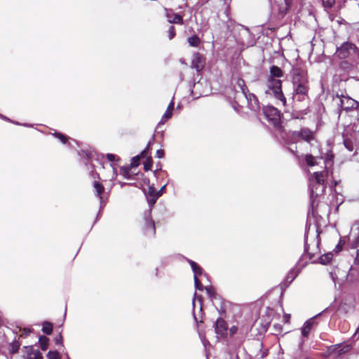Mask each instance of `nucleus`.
<instances>
[{
  "label": "nucleus",
  "mask_w": 359,
  "mask_h": 359,
  "mask_svg": "<svg viewBox=\"0 0 359 359\" xmlns=\"http://www.w3.org/2000/svg\"><path fill=\"white\" fill-rule=\"evenodd\" d=\"M283 76L282 69L273 65L270 68V75L266 81V89L265 93L270 96H273L277 100L281 102L283 106L286 105V98L282 91V81L278 79Z\"/></svg>",
  "instance_id": "obj_1"
},
{
  "label": "nucleus",
  "mask_w": 359,
  "mask_h": 359,
  "mask_svg": "<svg viewBox=\"0 0 359 359\" xmlns=\"http://www.w3.org/2000/svg\"><path fill=\"white\" fill-rule=\"evenodd\" d=\"M292 83L294 86L292 93V102H302L306 100L309 96V81L306 73L301 69L293 70Z\"/></svg>",
  "instance_id": "obj_2"
},
{
  "label": "nucleus",
  "mask_w": 359,
  "mask_h": 359,
  "mask_svg": "<svg viewBox=\"0 0 359 359\" xmlns=\"http://www.w3.org/2000/svg\"><path fill=\"white\" fill-rule=\"evenodd\" d=\"M328 170H323L320 172H313L310 178V197L311 205L313 207L314 198L323 194L325 186V179L327 177Z\"/></svg>",
  "instance_id": "obj_3"
},
{
  "label": "nucleus",
  "mask_w": 359,
  "mask_h": 359,
  "mask_svg": "<svg viewBox=\"0 0 359 359\" xmlns=\"http://www.w3.org/2000/svg\"><path fill=\"white\" fill-rule=\"evenodd\" d=\"M336 54L340 59L350 58L353 60L359 57V49L354 43L346 41L337 48Z\"/></svg>",
  "instance_id": "obj_4"
},
{
  "label": "nucleus",
  "mask_w": 359,
  "mask_h": 359,
  "mask_svg": "<svg viewBox=\"0 0 359 359\" xmlns=\"http://www.w3.org/2000/svg\"><path fill=\"white\" fill-rule=\"evenodd\" d=\"M311 229L313 231H315L316 233L313 242L315 243V245L317 249L318 248L320 242V231L318 225L316 224L312 225L311 223L307 222L306 225V232L304 235V252L308 253L310 258H312L314 256V252H309L310 244L308 243L309 234Z\"/></svg>",
  "instance_id": "obj_5"
},
{
  "label": "nucleus",
  "mask_w": 359,
  "mask_h": 359,
  "mask_svg": "<svg viewBox=\"0 0 359 359\" xmlns=\"http://www.w3.org/2000/svg\"><path fill=\"white\" fill-rule=\"evenodd\" d=\"M263 112L266 119L271 122L274 127L278 128L280 126V113L273 106H266L263 108Z\"/></svg>",
  "instance_id": "obj_6"
},
{
  "label": "nucleus",
  "mask_w": 359,
  "mask_h": 359,
  "mask_svg": "<svg viewBox=\"0 0 359 359\" xmlns=\"http://www.w3.org/2000/svg\"><path fill=\"white\" fill-rule=\"evenodd\" d=\"M337 98L339 100V103L337 104L338 106L340 107L342 110L346 111H349L356 109L359 104L358 102L348 95H337Z\"/></svg>",
  "instance_id": "obj_7"
},
{
  "label": "nucleus",
  "mask_w": 359,
  "mask_h": 359,
  "mask_svg": "<svg viewBox=\"0 0 359 359\" xmlns=\"http://www.w3.org/2000/svg\"><path fill=\"white\" fill-rule=\"evenodd\" d=\"M144 232L147 236H154L156 233L155 223L151 218V210L149 209L144 214Z\"/></svg>",
  "instance_id": "obj_8"
},
{
  "label": "nucleus",
  "mask_w": 359,
  "mask_h": 359,
  "mask_svg": "<svg viewBox=\"0 0 359 359\" xmlns=\"http://www.w3.org/2000/svg\"><path fill=\"white\" fill-rule=\"evenodd\" d=\"M217 337L225 339L228 336V324L226 320L222 318H218L213 324Z\"/></svg>",
  "instance_id": "obj_9"
},
{
  "label": "nucleus",
  "mask_w": 359,
  "mask_h": 359,
  "mask_svg": "<svg viewBox=\"0 0 359 359\" xmlns=\"http://www.w3.org/2000/svg\"><path fill=\"white\" fill-rule=\"evenodd\" d=\"M93 188L95 189V196L100 198V210L96 217V220H95V222H96L99 219V217L101 215V211H102V208L105 206L106 203L104 202L102 196H101V194L104 191V186L102 184H100L99 182L94 181L93 182Z\"/></svg>",
  "instance_id": "obj_10"
},
{
  "label": "nucleus",
  "mask_w": 359,
  "mask_h": 359,
  "mask_svg": "<svg viewBox=\"0 0 359 359\" xmlns=\"http://www.w3.org/2000/svg\"><path fill=\"white\" fill-rule=\"evenodd\" d=\"M355 309V301L352 297L344 299L339 304L338 311L340 313L348 314L352 313Z\"/></svg>",
  "instance_id": "obj_11"
},
{
  "label": "nucleus",
  "mask_w": 359,
  "mask_h": 359,
  "mask_svg": "<svg viewBox=\"0 0 359 359\" xmlns=\"http://www.w3.org/2000/svg\"><path fill=\"white\" fill-rule=\"evenodd\" d=\"M292 138L294 140H303L310 142L313 138V135L309 129L302 128L298 131H293L292 133Z\"/></svg>",
  "instance_id": "obj_12"
},
{
  "label": "nucleus",
  "mask_w": 359,
  "mask_h": 359,
  "mask_svg": "<svg viewBox=\"0 0 359 359\" xmlns=\"http://www.w3.org/2000/svg\"><path fill=\"white\" fill-rule=\"evenodd\" d=\"M327 309H325L323 312L318 313L315 316L311 318L310 319L307 320L303 327H302V336L303 338H306L313 326L316 325V319L320 316L323 312L326 311Z\"/></svg>",
  "instance_id": "obj_13"
},
{
  "label": "nucleus",
  "mask_w": 359,
  "mask_h": 359,
  "mask_svg": "<svg viewBox=\"0 0 359 359\" xmlns=\"http://www.w3.org/2000/svg\"><path fill=\"white\" fill-rule=\"evenodd\" d=\"M352 346L348 344H338L331 346L328 348L329 353H335L337 355L346 353L351 351Z\"/></svg>",
  "instance_id": "obj_14"
},
{
  "label": "nucleus",
  "mask_w": 359,
  "mask_h": 359,
  "mask_svg": "<svg viewBox=\"0 0 359 359\" xmlns=\"http://www.w3.org/2000/svg\"><path fill=\"white\" fill-rule=\"evenodd\" d=\"M145 196L149 205V209L151 210L157 199L161 196V194L157 193L155 187L152 185L149 187L148 192L145 193Z\"/></svg>",
  "instance_id": "obj_15"
},
{
  "label": "nucleus",
  "mask_w": 359,
  "mask_h": 359,
  "mask_svg": "<svg viewBox=\"0 0 359 359\" xmlns=\"http://www.w3.org/2000/svg\"><path fill=\"white\" fill-rule=\"evenodd\" d=\"M205 66V58L203 56L199 53H196L194 54L193 59L191 61V68L196 70V72H200Z\"/></svg>",
  "instance_id": "obj_16"
},
{
  "label": "nucleus",
  "mask_w": 359,
  "mask_h": 359,
  "mask_svg": "<svg viewBox=\"0 0 359 359\" xmlns=\"http://www.w3.org/2000/svg\"><path fill=\"white\" fill-rule=\"evenodd\" d=\"M247 101L248 107L254 111H257L259 109V102L257 97L250 92H248L244 95Z\"/></svg>",
  "instance_id": "obj_17"
},
{
  "label": "nucleus",
  "mask_w": 359,
  "mask_h": 359,
  "mask_svg": "<svg viewBox=\"0 0 359 359\" xmlns=\"http://www.w3.org/2000/svg\"><path fill=\"white\" fill-rule=\"evenodd\" d=\"M166 17L168 18V21L170 23L179 24V25L183 24L182 17L177 13H175L172 11L169 12L167 11Z\"/></svg>",
  "instance_id": "obj_18"
},
{
  "label": "nucleus",
  "mask_w": 359,
  "mask_h": 359,
  "mask_svg": "<svg viewBox=\"0 0 359 359\" xmlns=\"http://www.w3.org/2000/svg\"><path fill=\"white\" fill-rule=\"evenodd\" d=\"M188 263L190 264L191 269L194 273V277H198V276L203 275V269L195 262L189 259H187Z\"/></svg>",
  "instance_id": "obj_19"
},
{
  "label": "nucleus",
  "mask_w": 359,
  "mask_h": 359,
  "mask_svg": "<svg viewBox=\"0 0 359 359\" xmlns=\"http://www.w3.org/2000/svg\"><path fill=\"white\" fill-rule=\"evenodd\" d=\"M43 356L41 353L37 350L34 349L32 347H29L27 352V359H42Z\"/></svg>",
  "instance_id": "obj_20"
},
{
  "label": "nucleus",
  "mask_w": 359,
  "mask_h": 359,
  "mask_svg": "<svg viewBox=\"0 0 359 359\" xmlns=\"http://www.w3.org/2000/svg\"><path fill=\"white\" fill-rule=\"evenodd\" d=\"M333 258V253L332 252L325 253L319 257V262L322 264H329Z\"/></svg>",
  "instance_id": "obj_21"
},
{
  "label": "nucleus",
  "mask_w": 359,
  "mask_h": 359,
  "mask_svg": "<svg viewBox=\"0 0 359 359\" xmlns=\"http://www.w3.org/2000/svg\"><path fill=\"white\" fill-rule=\"evenodd\" d=\"M78 154L83 161H88L93 158L92 152L88 150H81L78 151Z\"/></svg>",
  "instance_id": "obj_22"
},
{
  "label": "nucleus",
  "mask_w": 359,
  "mask_h": 359,
  "mask_svg": "<svg viewBox=\"0 0 359 359\" xmlns=\"http://www.w3.org/2000/svg\"><path fill=\"white\" fill-rule=\"evenodd\" d=\"M42 332L46 334H50L53 331V325L50 322L45 321L42 324Z\"/></svg>",
  "instance_id": "obj_23"
},
{
  "label": "nucleus",
  "mask_w": 359,
  "mask_h": 359,
  "mask_svg": "<svg viewBox=\"0 0 359 359\" xmlns=\"http://www.w3.org/2000/svg\"><path fill=\"white\" fill-rule=\"evenodd\" d=\"M188 43L192 47H198L201 41L197 35H193L188 38Z\"/></svg>",
  "instance_id": "obj_24"
},
{
  "label": "nucleus",
  "mask_w": 359,
  "mask_h": 359,
  "mask_svg": "<svg viewBox=\"0 0 359 359\" xmlns=\"http://www.w3.org/2000/svg\"><path fill=\"white\" fill-rule=\"evenodd\" d=\"M145 152H146V149L142 151L140 155H137L132 158L131 162H130L131 168H137L139 165V164H140L139 161L140 159V156H143L144 154H145Z\"/></svg>",
  "instance_id": "obj_25"
},
{
  "label": "nucleus",
  "mask_w": 359,
  "mask_h": 359,
  "mask_svg": "<svg viewBox=\"0 0 359 359\" xmlns=\"http://www.w3.org/2000/svg\"><path fill=\"white\" fill-rule=\"evenodd\" d=\"M41 348L43 351H46L48 346L49 339L46 336H40L39 339Z\"/></svg>",
  "instance_id": "obj_26"
},
{
  "label": "nucleus",
  "mask_w": 359,
  "mask_h": 359,
  "mask_svg": "<svg viewBox=\"0 0 359 359\" xmlns=\"http://www.w3.org/2000/svg\"><path fill=\"white\" fill-rule=\"evenodd\" d=\"M297 276V273L296 271H294V269L290 270L288 272V273H287V276L285 278V281L288 283H292L295 279Z\"/></svg>",
  "instance_id": "obj_27"
},
{
  "label": "nucleus",
  "mask_w": 359,
  "mask_h": 359,
  "mask_svg": "<svg viewBox=\"0 0 359 359\" xmlns=\"http://www.w3.org/2000/svg\"><path fill=\"white\" fill-rule=\"evenodd\" d=\"M205 290L207 292V294L208 295L209 298L213 300L214 299H216L217 294L214 290V288L210 285V286H205Z\"/></svg>",
  "instance_id": "obj_28"
},
{
  "label": "nucleus",
  "mask_w": 359,
  "mask_h": 359,
  "mask_svg": "<svg viewBox=\"0 0 359 359\" xmlns=\"http://www.w3.org/2000/svg\"><path fill=\"white\" fill-rule=\"evenodd\" d=\"M130 167H121V174L124 177L125 179L131 180L132 177L130 175Z\"/></svg>",
  "instance_id": "obj_29"
},
{
  "label": "nucleus",
  "mask_w": 359,
  "mask_h": 359,
  "mask_svg": "<svg viewBox=\"0 0 359 359\" xmlns=\"http://www.w3.org/2000/svg\"><path fill=\"white\" fill-rule=\"evenodd\" d=\"M20 344L18 341H13L10 344V353L11 354L18 353L19 351V348H20Z\"/></svg>",
  "instance_id": "obj_30"
},
{
  "label": "nucleus",
  "mask_w": 359,
  "mask_h": 359,
  "mask_svg": "<svg viewBox=\"0 0 359 359\" xmlns=\"http://www.w3.org/2000/svg\"><path fill=\"white\" fill-rule=\"evenodd\" d=\"M305 161L309 166H313L317 164L315 158L311 154L305 156Z\"/></svg>",
  "instance_id": "obj_31"
},
{
  "label": "nucleus",
  "mask_w": 359,
  "mask_h": 359,
  "mask_svg": "<svg viewBox=\"0 0 359 359\" xmlns=\"http://www.w3.org/2000/svg\"><path fill=\"white\" fill-rule=\"evenodd\" d=\"M237 85L240 88V89L242 91V93L243 95L246 94L248 92H249V90H248V88H246L245 86V81L244 80L241 79H238L237 81Z\"/></svg>",
  "instance_id": "obj_32"
},
{
  "label": "nucleus",
  "mask_w": 359,
  "mask_h": 359,
  "mask_svg": "<svg viewBox=\"0 0 359 359\" xmlns=\"http://www.w3.org/2000/svg\"><path fill=\"white\" fill-rule=\"evenodd\" d=\"M224 4L226 6L225 10L224 11V14L226 15L227 20H230V17H229V15H230V8H229V6H230V3H231V0H224Z\"/></svg>",
  "instance_id": "obj_33"
},
{
  "label": "nucleus",
  "mask_w": 359,
  "mask_h": 359,
  "mask_svg": "<svg viewBox=\"0 0 359 359\" xmlns=\"http://www.w3.org/2000/svg\"><path fill=\"white\" fill-rule=\"evenodd\" d=\"M47 358L48 359H60V355L57 351H50L47 354Z\"/></svg>",
  "instance_id": "obj_34"
},
{
  "label": "nucleus",
  "mask_w": 359,
  "mask_h": 359,
  "mask_svg": "<svg viewBox=\"0 0 359 359\" xmlns=\"http://www.w3.org/2000/svg\"><path fill=\"white\" fill-rule=\"evenodd\" d=\"M322 4L325 8H330L334 5L335 0H322Z\"/></svg>",
  "instance_id": "obj_35"
},
{
  "label": "nucleus",
  "mask_w": 359,
  "mask_h": 359,
  "mask_svg": "<svg viewBox=\"0 0 359 359\" xmlns=\"http://www.w3.org/2000/svg\"><path fill=\"white\" fill-rule=\"evenodd\" d=\"M194 286L196 287V290H198L200 291H202L203 290H205V287H203L202 285V284L201 283L199 279L198 278V277H194Z\"/></svg>",
  "instance_id": "obj_36"
},
{
  "label": "nucleus",
  "mask_w": 359,
  "mask_h": 359,
  "mask_svg": "<svg viewBox=\"0 0 359 359\" xmlns=\"http://www.w3.org/2000/svg\"><path fill=\"white\" fill-rule=\"evenodd\" d=\"M54 135L57 137L60 142L63 144H66L67 142V137L60 133H55Z\"/></svg>",
  "instance_id": "obj_37"
},
{
  "label": "nucleus",
  "mask_w": 359,
  "mask_h": 359,
  "mask_svg": "<svg viewBox=\"0 0 359 359\" xmlns=\"http://www.w3.org/2000/svg\"><path fill=\"white\" fill-rule=\"evenodd\" d=\"M168 38L170 40L172 39L175 36V27L171 25L168 29Z\"/></svg>",
  "instance_id": "obj_38"
},
{
  "label": "nucleus",
  "mask_w": 359,
  "mask_h": 359,
  "mask_svg": "<svg viewBox=\"0 0 359 359\" xmlns=\"http://www.w3.org/2000/svg\"><path fill=\"white\" fill-rule=\"evenodd\" d=\"M152 166V160L151 158H148L146 162L144 163V169L146 171L149 170Z\"/></svg>",
  "instance_id": "obj_39"
},
{
  "label": "nucleus",
  "mask_w": 359,
  "mask_h": 359,
  "mask_svg": "<svg viewBox=\"0 0 359 359\" xmlns=\"http://www.w3.org/2000/svg\"><path fill=\"white\" fill-rule=\"evenodd\" d=\"M344 144L346 148L350 151H352L353 150V146L351 141L344 140Z\"/></svg>",
  "instance_id": "obj_40"
},
{
  "label": "nucleus",
  "mask_w": 359,
  "mask_h": 359,
  "mask_svg": "<svg viewBox=\"0 0 359 359\" xmlns=\"http://www.w3.org/2000/svg\"><path fill=\"white\" fill-rule=\"evenodd\" d=\"M55 343L57 345H60L61 346H63V344H62V336L61 334H60L58 337L55 338Z\"/></svg>",
  "instance_id": "obj_41"
},
{
  "label": "nucleus",
  "mask_w": 359,
  "mask_h": 359,
  "mask_svg": "<svg viewBox=\"0 0 359 359\" xmlns=\"http://www.w3.org/2000/svg\"><path fill=\"white\" fill-rule=\"evenodd\" d=\"M238 331V327L237 326H232L229 328V334L231 337L233 336Z\"/></svg>",
  "instance_id": "obj_42"
},
{
  "label": "nucleus",
  "mask_w": 359,
  "mask_h": 359,
  "mask_svg": "<svg viewBox=\"0 0 359 359\" xmlns=\"http://www.w3.org/2000/svg\"><path fill=\"white\" fill-rule=\"evenodd\" d=\"M172 114V112L168 111H167V110H166V111H165V113L163 114V115L162 116L163 119H167V120H168L169 118H171Z\"/></svg>",
  "instance_id": "obj_43"
},
{
  "label": "nucleus",
  "mask_w": 359,
  "mask_h": 359,
  "mask_svg": "<svg viewBox=\"0 0 359 359\" xmlns=\"http://www.w3.org/2000/svg\"><path fill=\"white\" fill-rule=\"evenodd\" d=\"M164 156V151L163 149H158L156 153V157L162 158Z\"/></svg>",
  "instance_id": "obj_44"
},
{
  "label": "nucleus",
  "mask_w": 359,
  "mask_h": 359,
  "mask_svg": "<svg viewBox=\"0 0 359 359\" xmlns=\"http://www.w3.org/2000/svg\"><path fill=\"white\" fill-rule=\"evenodd\" d=\"M342 250V245L341 243V241L339 242V243L336 245L335 248L334 249V251L336 253L339 252Z\"/></svg>",
  "instance_id": "obj_45"
},
{
  "label": "nucleus",
  "mask_w": 359,
  "mask_h": 359,
  "mask_svg": "<svg viewBox=\"0 0 359 359\" xmlns=\"http://www.w3.org/2000/svg\"><path fill=\"white\" fill-rule=\"evenodd\" d=\"M106 157L111 162H113L116 158V155L112 154H107Z\"/></svg>",
  "instance_id": "obj_46"
},
{
  "label": "nucleus",
  "mask_w": 359,
  "mask_h": 359,
  "mask_svg": "<svg viewBox=\"0 0 359 359\" xmlns=\"http://www.w3.org/2000/svg\"><path fill=\"white\" fill-rule=\"evenodd\" d=\"M173 109H174V101L172 100L170 102V104H168L166 110L172 113Z\"/></svg>",
  "instance_id": "obj_47"
},
{
  "label": "nucleus",
  "mask_w": 359,
  "mask_h": 359,
  "mask_svg": "<svg viewBox=\"0 0 359 359\" xmlns=\"http://www.w3.org/2000/svg\"><path fill=\"white\" fill-rule=\"evenodd\" d=\"M354 264L359 265V249L356 251L355 257L354 259Z\"/></svg>",
  "instance_id": "obj_48"
},
{
  "label": "nucleus",
  "mask_w": 359,
  "mask_h": 359,
  "mask_svg": "<svg viewBox=\"0 0 359 359\" xmlns=\"http://www.w3.org/2000/svg\"><path fill=\"white\" fill-rule=\"evenodd\" d=\"M287 1L288 0H285V7L283 8V11H281V13L284 15L287 13L288 8H289V6H288V4H287Z\"/></svg>",
  "instance_id": "obj_49"
},
{
  "label": "nucleus",
  "mask_w": 359,
  "mask_h": 359,
  "mask_svg": "<svg viewBox=\"0 0 359 359\" xmlns=\"http://www.w3.org/2000/svg\"><path fill=\"white\" fill-rule=\"evenodd\" d=\"M353 227L357 230H359V219L354 222Z\"/></svg>",
  "instance_id": "obj_50"
},
{
  "label": "nucleus",
  "mask_w": 359,
  "mask_h": 359,
  "mask_svg": "<svg viewBox=\"0 0 359 359\" xmlns=\"http://www.w3.org/2000/svg\"><path fill=\"white\" fill-rule=\"evenodd\" d=\"M354 248H357L359 246V235L358 236L357 238L355 239V241L353 244Z\"/></svg>",
  "instance_id": "obj_51"
},
{
  "label": "nucleus",
  "mask_w": 359,
  "mask_h": 359,
  "mask_svg": "<svg viewBox=\"0 0 359 359\" xmlns=\"http://www.w3.org/2000/svg\"><path fill=\"white\" fill-rule=\"evenodd\" d=\"M31 333V330L29 328L24 329V334L29 335Z\"/></svg>",
  "instance_id": "obj_52"
},
{
  "label": "nucleus",
  "mask_w": 359,
  "mask_h": 359,
  "mask_svg": "<svg viewBox=\"0 0 359 359\" xmlns=\"http://www.w3.org/2000/svg\"><path fill=\"white\" fill-rule=\"evenodd\" d=\"M165 187H166V184L163 185L159 191H157V193H159L161 194V196L163 194V191H164V189H165Z\"/></svg>",
  "instance_id": "obj_53"
},
{
  "label": "nucleus",
  "mask_w": 359,
  "mask_h": 359,
  "mask_svg": "<svg viewBox=\"0 0 359 359\" xmlns=\"http://www.w3.org/2000/svg\"><path fill=\"white\" fill-rule=\"evenodd\" d=\"M161 170V163H158L157 165V169L154 171V175L156 174V172L158 171V170Z\"/></svg>",
  "instance_id": "obj_54"
},
{
  "label": "nucleus",
  "mask_w": 359,
  "mask_h": 359,
  "mask_svg": "<svg viewBox=\"0 0 359 359\" xmlns=\"http://www.w3.org/2000/svg\"><path fill=\"white\" fill-rule=\"evenodd\" d=\"M356 336H358V339H359V327L357 328L353 337H355Z\"/></svg>",
  "instance_id": "obj_55"
},
{
  "label": "nucleus",
  "mask_w": 359,
  "mask_h": 359,
  "mask_svg": "<svg viewBox=\"0 0 359 359\" xmlns=\"http://www.w3.org/2000/svg\"><path fill=\"white\" fill-rule=\"evenodd\" d=\"M167 121H168L167 119H163V117H161V121H159L158 125L164 124V123H165V122H166Z\"/></svg>",
  "instance_id": "obj_56"
},
{
  "label": "nucleus",
  "mask_w": 359,
  "mask_h": 359,
  "mask_svg": "<svg viewBox=\"0 0 359 359\" xmlns=\"http://www.w3.org/2000/svg\"><path fill=\"white\" fill-rule=\"evenodd\" d=\"M284 319H285V322H288V320L290 319V315L284 316Z\"/></svg>",
  "instance_id": "obj_57"
},
{
  "label": "nucleus",
  "mask_w": 359,
  "mask_h": 359,
  "mask_svg": "<svg viewBox=\"0 0 359 359\" xmlns=\"http://www.w3.org/2000/svg\"><path fill=\"white\" fill-rule=\"evenodd\" d=\"M201 85V83L198 82L197 83H195L194 87V88H197Z\"/></svg>",
  "instance_id": "obj_58"
},
{
  "label": "nucleus",
  "mask_w": 359,
  "mask_h": 359,
  "mask_svg": "<svg viewBox=\"0 0 359 359\" xmlns=\"http://www.w3.org/2000/svg\"><path fill=\"white\" fill-rule=\"evenodd\" d=\"M0 117H1V118H4V119H5V120H7V121H10V119H9V118H8L7 117H6V116H3V115H1V114H0Z\"/></svg>",
  "instance_id": "obj_59"
},
{
  "label": "nucleus",
  "mask_w": 359,
  "mask_h": 359,
  "mask_svg": "<svg viewBox=\"0 0 359 359\" xmlns=\"http://www.w3.org/2000/svg\"><path fill=\"white\" fill-rule=\"evenodd\" d=\"M196 293H195V294H194V299H193V303H192V304H193V306H194V307L195 306V299H196Z\"/></svg>",
  "instance_id": "obj_60"
},
{
  "label": "nucleus",
  "mask_w": 359,
  "mask_h": 359,
  "mask_svg": "<svg viewBox=\"0 0 359 359\" xmlns=\"http://www.w3.org/2000/svg\"><path fill=\"white\" fill-rule=\"evenodd\" d=\"M151 143V141H149V143H148V144H147V146L146 149H149V146H150Z\"/></svg>",
  "instance_id": "obj_61"
},
{
  "label": "nucleus",
  "mask_w": 359,
  "mask_h": 359,
  "mask_svg": "<svg viewBox=\"0 0 359 359\" xmlns=\"http://www.w3.org/2000/svg\"><path fill=\"white\" fill-rule=\"evenodd\" d=\"M84 163L86 164V166H88V161H84ZM87 169H89V167H87Z\"/></svg>",
  "instance_id": "obj_62"
},
{
  "label": "nucleus",
  "mask_w": 359,
  "mask_h": 359,
  "mask_svg": "<svg viewBox=\"0 0 359 359\" xmlns=\"http://www.w3.org/2000/svg\"><path fill=\"white\" fill-rule=\"evenodd\" d=\"M292 118H299V117H298V116H294L293 114H292Z\"/></svg>",
  "instance_id": "obj_63"
},
{
  "label": "nucleus",
  "mask_w": 359,
  "mask_h": 359,
  "mask_svg": "<svg viewBox=\"0 0 359 359\" xmlns=\"http://www.w3.org/2000/svg\"><path fill=\"white\" fill-rule=\"evenodd\" d=\"M290 151L294 154V150L292 149H290Z\"/></svg>",
  "instance_id": "obj_64"
}]
</instances>
